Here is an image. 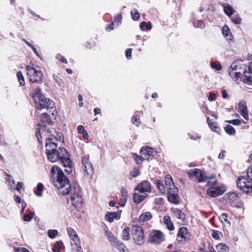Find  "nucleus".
<instances>
[{"instance_id":"obj_14","label":"nucleus","mask_w":252,"mask_h":252,"mask_svg":"<svg viewBox=\"0 0 252 252\" xmlns=\"http://www.w3.org/2000/svg\"><path fill=\"white\" fill-rule=\"evenodd\" d=\"M225 191L224 187L218 186L217 187H210L207 190V194L212 197H216L221 195Z\"/></svg>"},{"instance_id":"obj_40","label":"nucleus","mask_w":252,"mask_h":252,"mask_svg":"<svg viewBox=\"0 0 252 252\" xmlns=\"http://www.w3.org/2000/svg\"><path fill=\"white\" fill-rule=\"evenodd\" d=\"M231 21L235 24L239 25L241 23L242 19L238 14H235L231 18Z\"/></svg>"},{"instance_id":"obj_4","label":"nucleus","mask_w":252,"mask_h":252,"mask_svg":"<svg viewBox=\"0 0 252 252\" xmlns=\"http://www.w3.org/2000/svg\"><path fill=\"white\" fill-rule=\"evenodd\" d=\"M32 98L37 109L53 108L55 103L50 99L45 97L41 93V89L37 88L34 90Z\"/></svg>"},{"instance_id":"obj_18","label":"nucleus","mask_w":252,"mask_h":252,"mask_svg":"<svg viewBox=\"0 0 252 252\" xmlns=\"http://www.w3.org/2000/svg\"><path fill=\"white\" fill-rule=\"evenodd\" d=\"M238 110L242 116L246 120H249V114L246 102L244 100L239 102Z\"/></svg>"},{"instance_id":"obj_37","label":"nucleus","mask_w":252,"mask_h":252,"mask_svg":"<svg viewBox=\"0 0 252 252\" xmlns=\"http://www.w3.org/2000/svg\"><path fill=\"white\" fill-rule=\"evenodd\" d=\"M224 129L226 133L228 134H233L235 133V130L232 126L226 125Z\"/></svg>"},{"instance_id":"obj_17","label":"nucleus","mask_w":252,"mask_h":252,"mask_svg":"<svg viewBox=\"0 0 252 252\" xmlns=\"http://www.w3.org/2000/svg\"><path fill=\"white\" fill-rule=\"evenodd\" d=\"M69 155L68 152H67V155L64 156L62 159H61L60 160L62 163L63 164L64 167H66V169H65V171L68 174H70L72 172V162L69 158Z\"/></svg>"},{"instance_id":"obj_21","label":"nucleus","mask_w":252,"mask_h":252,"mask_svg":"<svg viewBox=\"0 0 252 252\" xmlns=\"http://www.w3.org/2000/svg\"><path fill=\"white\" fill-rule=\"evenodd\" d=\"M168 191V198L169 201L174 204L179 203V196L177 194L178 192H173V189H169Z\"/></svg>"},{"instance_id":"obj_64","label":"nucleus","mask_w":252,"mask_h":252,"mask_svg":"<svg viewBox=\"0 0 252 252\" xmlns=\"http://www.w3.org/2000/svg\"><path fill=\"white\" fill-rule=\"evenodd\" d=\"M127 200V198L122 197L120 200V204L121 206H124Z\"/></svg>"},{"instance_id":"obj_16","label":"nucleus","mask_w":252,"mask_h":252,"mask_svg":"<svg viewBox=\"0 0 252 252\" xmlns=\"http://www.w3.org/2000/svg\"><path fill=\"white\" fill-rule=\"evenodd\" d=\"M155 149L149 147H143L140 150L141 154L144 157L145 159L152 160L153 158V154Z\"/></svg>"},{"instance_id":"obj_33","label":"nucleus","mask_w":252,"mask_h":252,"mask_svg":"<svg viewBox=\"0 0 252 252\" xmlns=\"http://www.w3.org/2000/svg\"><path fill=\"white\" fill-rule=\"evenodd\" d=\"M44 186L42 184L39 183L36 187V189L34 191V193L38 196H41L42 195V191Z\"/></svg>"},{"instance_id":"obj_27","label":"nucleus","mask_w":252,"mask_h":252,"mask_svg":"<svg viewBox=\"0 0 252 252\" xmlns=\"http://www.w3.org/2000/svg\"><path fill=\"white\" fill-rule=\"evenodd\" d=\"M222 33L225 38L227 40H231L232 38L231 33L230 32V30L228 27L226 25H224L222 29Z\"/></svg>"},{"instance_id":"obj_51","label":"nucleus","mask_w":252,"mask_h":252,"mask_svg":"<svg viewBox=\"0 0 252 252\" xmlns=\"http://www.w3.org/2000/svg\"><path fill=\"white\" fill-rule=\"evenodd\" d=\"M122 197L127 198V191L125 188H122L121 190Z\"/></svg>"},{"instance_id":"obj_42","label":"nucleus","mask_w":252,"mask_h":252,"mask_svg":"<svg viewBox=\"0 0 252 252\" xmlns=\"http://www.w3.org/2000/svg\"><path fill=\"white\" fill-rule=\"evenodd\" d=\"M132 19L134 21H137L139 18V14L136 9L131 11Z\"/></svg>"},{"instance_id":"obj_57","label":"nucleus","mask_w":252,"mask_h":252,"mask_svg":"<svg viewBox=\"0 0 252 252\" xmlns=\"http://www.w3.org/2000/svg\"><path fill=\"white\" fill-rule=\"evenodd\" d=\"M33 216L29 214H25L23 216V220L26 221H30L32 218Z\"/></svg>"},{"instance_id":"obj_10","label":"nucleus","mask_w":252,"mask_h":252,"mask_svg":"<svg viewBox=\"0 0 252 252\" xmlns=\"http://www.w3.org/2000/svg\"><path fill=\"white\" fill-rule=\"evenodd\" d=\"M188 174L190 179H194L198 183H203L206 181L205 173L199 169H190L189 170Z\"/></svg>"},{"instance_id":"obj_1","label":"nucleus","mask_w":252,"mask_h":252,"mask_svg":"<svg viewBox=\"0 0 252 252\" xmlns=\"http://www.w3.org/2000/svg\"><path fill=\"white\" fill-rule=\"evenodd\" d=\"M51 174L53 178H56V181H54L55 186L59 189L60 193L63 195L70 193L72 205L75 207L81 205L83 202V199L79 186L76 185L71 188L68 179L58 166L54 165L52 167Z\"/></svg>"},{"instance_id":"obj_35","label":"nucleus","mask_w":252,"mask_h":252,"mask_svg":"<svg viewBox=\"0 0 252 252\" xmlns=\"http://www.w3.org/2000/svg\"><path fill=\"white\" fill-rule=\"evenodd\" d=\"M63 245V244L61 241L57 242L55 246L52 248L53 252H60L61 248Z\"/></svg>"},{"instance_id":"obj_63","label":"nucleus","mask_w":252,"mask_h":252,"mask_svg":"<svg viewBox=\"0 0 252 252\" xmlns=\"http://www.w3.org/2000/svg\"><path fill=\"white\" fill-rule=\"evenodd\" d=\"M23 183L22 182H18L17 186H16V190L18 191H20L21 189L23 187Z\"/></svg>"},{"instance_id":"obj_38","label":"nucleus","mask_w":252,"mask_h":252,"mask_svg":"<svg viewBox=\"0 0 252 252\" xmlns=\"http://www.w3.org/2000/svg\"><path fill=\"white\" fill-rule=\"evenodd\" d=\"M17 77L18 79V81L21 86H24L25 85V79L21 72V71H18L17 72Z\"/></svg>"},{"instance_id":"obj_24","label":"nucleus","mask_w":252,"mask_h":252,"mask_svg":"<svg viewBox=\"0 0 252 252\" xmlns=\"http://www.w3.org/2000/svg\"><path fill=\"white\" fill-rule=\"evenodd\" d=\"M173 215L178 219L181 220V221H184L185 220L186 215L184 213L178 208H173L172 209Z\"/></svg>"},{"instance_id":"obj_52","label":"nucleus","mask_w":252,"mask_h":252,"mask_svg":"<svg viewBox=\"0 0 252 252\" xmlns=\"http://www.w3.org/2000/svg\"><path fill=\"white\" fill-rule=\"evenodd\" d=\"M140 174V171L138 169L135 168L131 172V175L133 177H136L137 176L139 175Z\"/></svg>"},{"instance_id":"obj_50","label":"nucleus","mask_w":252,"mask_h":252,"mask_svg":"<svg viewBox=\"0 0 252 252\" xmlns=\"http://www.w3.org/2000/svg\"><path fill=\"white\" fill-rule=\"evenodd\" d=\"M56 59L64 63H67V60L63 56H62L60 54H58L57 55Z\"/></svg>"},{"instance_id":"obj_45","label":"nucleus","mask_w":252,"mask_h":252,"mask_svg":"<svg viewBox=\"0 0 252 252\" xmlns=\"http://www.w3.org/2000/svg\"><path fill=\"white\" fill-rule=\"evenodd\" d=\"M226 122L231 124L232 125H235V126H239L241 124V122L239 119H235V120H232L229 121H226Z\"/></svg>"},{"instance_id":"obj_39","label":"nucleus","mask_w":252,"mask_h":252,"mask_svg":"<svg viewBox=\"0 0 252 252\" xmlns=\"http://www.w3.org/2000/svg\"><path fill=\"white\" fill-rule=\"evenodd\" d=\"M140 28L142 30H144V28H146L147 30L150 31L152 29V26L150 23L142 22L140 24Z\"/></svg>"},{"instance_id":"obj_48","label":"nucleus","mask_w":252,"mask_h":252,"mask_svg":"<svg viewBox=\"0 0 252 252\" xmlns=\"http://www.w3.org/2000/svg\"><path fill=\"white\" fill-rule=\"evenodd\" d=\"M211 66L212 68H215L217 70H220L222 68L220 64H217L216 63L214 62H212L211 63Z\"/></svg>"},{"instance_id":"obj_56","label":"nucleus","mask_w":252,"mask_h":252,"mask_svg":"<svg viewBox=\"0 0 252 252\" xmlns=\"http://www.w3.org/2000/svg\"><path fill=\"white\" fill-rule=\"evenodd\" d=\"M122 20V16L121 14H118L115 18V23H117V25L118 26L121 23Z\"/></svg>"},{"instance_id":"obj_58","label":"nucleus","mask_w":252,"mask_h":252,"mask_svg":"<svg viewBox=\"0 0 252 252\" xmlns=\"http://www.w3.org/2000/svg\"><path fill=\"white\" fill-rule=\"evenodd\" d=\"M205 23L202 20H199L197 22V28L203 29L205 27Z\"/></svg>"},{"instance_id":"obj_47","label":"nucleus","mask_w":252,"mask_h":252,"mask_svg":"<svg viewBox=\"0 0 252 252\" xmlns=\"http://www.w3.org/2000/svg\"><path fill=\"white\" fill-rule=\"evenodd\" d=\"M67 231L68 235L70 237L77 234L76 231L71 227L67 228Z\"/></svg>"},{"instance_id":"obj_59","label":"nucleus","mask_w":252,"mask_h":252,"mask_svg":"<svg viewBox=\"0 0 252 252\" xmlns=\"http://www.w3.org/2000/svg\"><path fill=\"white\" fill-rule=\"evenodd\" d=\"M216 98V94L214 93H211L210 94L209 97H208V100L210 101H212L215 100Z\"/></svg>"},{"instance_id":"obj_22","label":"nucleus","mask_w":252,"mask_h":252,"mask_svg":"<svg viewBox=\"0 0 252 252\" xmlns=\"http://www.w3.org/2000/svg\"><path fill=\"white\" fill-rule=\"evenodd\" d=\"M71 240L73 249L79 251L81 249L80 241L77 234L71 237Z\"/></svg>"},{"instance_id":"obj_25","label":"nucleus","mask_w":252,"mask_h":252,"mask_svg":"<svg viewBox=\"0 0 252 252\" xmlns=\"http://www.w3.org/2000/svg\"><path fill=\"white\" fill-rule=\"evenodd\" d=\"M206 181L207 182V186L210 187L215 186L217 183L218 180L216 175H212L210 176H207L206 175Z\"/></svg>"},{"instance_id":"obj_43","label":"nucleus","mask_w":252,"mask_h":252,"mask_svg":"<svg viewBox=\"0 0 252 252\" xmlns=\"http://www.w3.org/2000/svg\"><path fill=\"white\" fill-rule=\"evenodd\" d=\"M58 234V231L55 229L49 230L48 231V235L49 237L52 239L55 238L57 236Z\"/></svg>"},{"instance_id":"obj_44","label":"nucleus","mask_w":252,"mask_h":252,"mask_svg":"<svg viewBox=\"0 0 252 252\" xmlns=\"http://www.w3.org/2000/svg\"><path fill=\"white\" fill-rule=\"evenodd\" d=\"M41 119H42L41 123H44L45 122H46L47 123L49 124L50 122L49 116L48 115V114H47L46 113L42 114Z\"/></svg>"},{"instance_id":"obj_5","label":"nucleus","mask_w":252,"mask_h":252,"mask_svg":"<svg viewBox=\"0 0 252 252\" xmlns=\"http://www.w3.org/2000/svg\"><path fill=\"white\" fill-rule=\"evenodd\" d=\"M247 71V66L237 62H233L228 68L229 76L235 81L241 78Z\"/></svg>"},{"instance_id":"obj_55","label":"nucleus","mask_w":252,"mask_h":252,"mask_svg":"<svg viewBox=\"0 0 252 252\" xmlns=\"http://www.w3.org/2000/svg\"><path fill=\"white\" fill-rule=\"evenodd\" d=\"M189 138L191 140H196L197 139H199L201 137V135L198 134H196V135H192V134H189Z\"/></svg>"},{"instance_id":"obj_11","label":"nucleus","mask_w":252,"mask_h":252,"mask_svg":"<svg viewBox=\"0 0 252 252\" xmlns=\"http://www.w3.org/2000/svg\"><path fill=\"white\" fill-rule=\"evenodd\" d=\"M164 240V234L159 230H154L151 232L149 242L156 244H160Z\"/></svg>"},{"instance_id":"obj_62","label":"nucleus","mask_w":252,"mask_h":252,"mask_svg":"<svg viewBox=\"0 0 252 252\" xmlns=\"http://www.w3.org/2000/svg\"><path fill=\"white\" fill-rule=\"evenodd\" d=\"M126 56L127 59H129L131 57V49H127L126 52Z\"/></svg>"},{"instance_id":"obj_7","label":"nucleus","mask_w":252,"mask_h":252,"mask_svg":"<svg viewBox=\"0 0 252 252\" xmlns=\"http://www.w3.org/2000/svg\"><path fill=\"white\" fill-rule=\"evenodd\" d=\"M131 233L134 242L138 245H141L144 243V230L141 226L132 225Z\"/></svg>"},{"instance_id":"obj_13","label":"nucleus","mask_w":252,"mask_h":252,"mask_svg":"<svg viewBox=\"0 0 252 252\" xmlns=\"http://www.w3.org/2000/svg\"><path fill=\"white\" fill-rule=\"evenodd\" d=\"M38 127L35 129V135L39 143H42L41 134L43 135L45 133H50L49 129H47L45 124L43 123H40L37 124Z\"/></svg>"},{"instance_id":"obj_29","label":"nucleus","mask_w":252,"mask_h":252,"mask_svg":"<svg viewBox=\"0 0 252 252\" xmlns=\"http://www.w3.org/2000/svg\"><path fill=\"white\" fill-rule=\"evenodd\" d=\"M163 222L166 225L167 228L170 230H173L174 229V226L172 223L171 222L170 217L168 216H165L163 217Z\"/></svg>"},{"instance_id":"obj_49","label":"nucleus","mask_w":252,"mask_h":252,"mask_svg":"<svg viewBox=\"0 0 252 252\" xmlns=\"http://www.w3.org/2000/svg\"><path fill=\"white\" fill-rule=\"evenodd\" d=\"M220 232L217 230H213L212 236L215 239L218 240L220 238Z\"/></svg>"},{"instance_id":"obj_3","label":"nucleus","mask_w":252,"mask_h":252,"mask_svg":"<svg viewBox=\"0 0 252 252\" xmlns=\"http://www.w3.org/2000/svg\"><path fill=\"white\" fill-rule=\"evenodd\" d=\"M151 190L150 183L148 181H144L139 183L133 194V201L136 203H140L148 196Z\"/></svg>"},{"instance_id":"obj_9","label":"nucleus","mask_w":252,"mask_h":252,"mask_svg":"<svg viewBox=\"0 0 252 252\" xmlns=\"http://www.w3.org/2000/svg\"><path fill=\"white\" fill-rule=\"evenodd\" d=\"M238 188L242 191L248 193L252 191L251 182L244 176L239 177L237 181Z\"/></svg>"},{"instance_id":"obj_15","label":"nucleus","mask_w":252,"mask_h":252,"mask_svg":"<svg viewBox=\"0 0 252 252\" xmlns=\"http://www.w3.org/2000/svg\"><path fill=\"white\" fill-rule=\"evenodd\" d=\"M190 238V234L188 232V229L185 227H182L178 231L177 239L178 241L182 242L189 240Z\"/></svg>"},{"instance_id":"obj_6","label":"nucleus","mask_w":252,"mask_h":252,"mask_svg":"<svg viewBox=\"0 0 252 252\" xmlns=\"http://www.w3.org/2000/svg\"><path fill=\"white\" fill-rule=\"evenodd\" d=\"M26 70L30 82L41 83L43 75L40 69H36L34 67L28 65L26 66Z\"/></svg>"},{"instance_id":"obj_28","label":"nucleus","mask_w":252,"mask_h":252,"mask_svg":"<svg viewBox=\"0 0 252 252\" xmlns=\"http://www.w3.org/2000/svg\"><path fill=\"white\" fill-rule=\"evenodd\" d=\"M152 218V215L149 212L142 214L139 217V221L141 222H145L150 220Z\"/></svg>"},{"instance_id":"obj_36","label":"nucleus","mask_w":252,"mask_h":252,"mask_svg":"<svg viewBox=\"0 0 252 252\" xmlns=\"http://www.w3.org/2000/svg\"><path fill=\"white\" fill-rule=\"evenodd\" d=\"M217 250L219 252H221L222 251H227L229 249L228 247L224 243H220L216 246Z\"/></svg>"},{"instance_id":"obj_31","label":"nucleus","mask_w":252,"mask_h":252,"mask_svg":"<svg viewBox=\"0 0 252 252\" xmlns=\"http://www.w3.org/2000/svg\"><path fill=\"white\" fill-rule=\"evenodd\" d=\"M6 177L5 180L7 183H8V186L10 189H13L14 186L15 184V182L13 180L12 176L8 174H6Z\"/></svg>"},{"instance_id":"obj_8","label":"nucleus","mask_w":252,"mask_h":252,"mask_svg":"<svg viewBox=\"0 0 252 252\" xmlns=\"http://www.w3.org/2000/svg\"><path fill=\"white\" fill-rule=\"evenodd\" d=\"M106 235L111 244L119 250L121 252H128L126 246L118 240L111 232L106 231Z\"/></svg>"},{"instance_id":"obj_30","label":"nucleus","mask_w":252,"mask_h":252,"mask_svg":"<svg viewBox=\"0 0 252 252\" xmlns=\"http://www.w3.org/2000/svg\"><path fill=\"white\" fill-rule=\"evenodd\" d=\"M130 228L128 227H126L123 230L122 233V239L124 240L127 241L130 238Z\"/></svg>"},{"instance_id":"obj_54","label":"nucleus","mask_w":252,"mask_h":252,"mask_svg":"<svg viewBox=\"0 0 252 252\" xmlns=\"http://www.w3.org/2000/svg\"><path fill=\"white\" fill-rule=\"evenodd\" d=\"M247 176L248 179L252 182V167L249 168L247 169Z\"/></svg>"},{"instance_id":"obj_26","label":"nucleus","mask_w":252,"mask_h":252,"mask_svg":"<svg viewBox=\"0 0 252 252\" xmlns=\"http://www.w3.org/2000/svg\"><path fill=\"white\" fill-rule=\"evenodd\" d=\"M207 122L209 126V127L212 130L217 133L220 132V129L218 123L216 122H212L209 118H207Z\"/></svg>"},{"instance_id":"obj_53","label":"nucleus","mask_w":252,"mask_h":252,"mask_svg":"<svg viewBox=\"0 0 252 252\" xmlns=\"http://www.w3.org/2000/svg\"><path fill=\"white\" fill-rule=\"evenodd\" d=\"M157 188L160 191H162L164 190V187L162 183L160 181H158L157 182Z\"/></svg>"},{"instance_id":"obj_19","label":"nucleus","mask_w":252,"mask_h":252,"mask_svg":"<svg viewBox=\"0 0 252 252\" xmlns=\"http://www.w3.org/2000/svg\"><path fill=\"white\" fill-rule=\"evenodd\" d=\"M165 187L167 190L173 189V192L178 191V188L174 185L172 178L169 175H167L165 177Z\"/></svg>"},{"instance_id":"obj_61","label":"nucleus","mask_w":252,"mask_h":252,"mask_svg":"<svg viewBox=\"0 0 252 252\" xmlns=\"http://www.w3.org/2000/svg\"><path fill=\"white\" fill-rule=\"evenodd\" d=\"M86 130L84 128V127L82 126H79L77 127V131L79 133H82L83 131H85Z\"/></svg>"},{"instance_id":"obj_20","label":"nucleus","mask_w":252,"mask_h":252,"mask_svg":"<svg viewBox=\"0 0 252 252\" xmlns=\"http://www.w3.org/2000/svg\"><path fill=\"white\" fill-rule=\"evenodd\" d=\"M105 219L108 221L112 222L114 221V219L117 220L120 219V213L118 212H108L105 215Z\"/></svg>"},{"instance_id":"obj_34","label":"nucleus","mask_w":252,"mask_h":252,"mask_svg":"<svg viewBox=\"0 0 252 252\" xmlns=\"http://www.w3.org/2000/svg\"><path fill=\"white\" fill-rule=\"evenodd\" d=\"M223 11L224 13L229 17L233 14L234 12L233 8L229 5L223 7Z\"/></svg>"},{"instance_id":"obj_32","label":"nucleus","mask_w":252,"mask_h":252,"mask_svg":"<svg viewBox=\"0 0 252 252\" xmlns=\"http://www.w3.org/2000/svg\"><path fill=\"white\" fill-rule=\"evenodd\" d=\"M226 199H227L230 202H232L236 200L237 198V194L233 192H229L226 194Z\"/></svg>"},{"instance_id":"obj_60","label":"nucleus","mask_w":252,"mask_h":252,"mask_svg":"<svg viewBox=\"0 0 252 252\" xmlns=\"http://www.w3.org/2000/svg\"><path fill=\"white\" fill-rule=\"evenodd\" d=\"M15 252H29V251L25 248H18L15 250Z\"/></svg>"},{"instance_id":"obj_2","label":"nucleus","mask_w":252,"mask_h":252,"mask_svg":"<svg viewBox=\"0 0 252 252\" xmlns=\"http://www.w3.org/2000/svg\"><path fill=\"white\" fill-rule=\"evenodd\" d=\"M63 142V137L62 133H57V136L50 135L46 140V148L48 158L52 162L62 159L64 156L67 155V151L63 147H59L57 149L56 142Z\"/></svg>"},{"instance_id":"obj_23","label":"nucleus","mask_w":252,"mask_h":252,"mask_svg":"<svg viewBox=\"0 0 252 252\" xmlns=\"http://www.w3.org/2000/svg\"><path fill=\"white\" fill-rule=\"evenodd\" d=\"M248 69L250 75L249 76L246 75L243 81L248 85L252 86V63L249 64Z\"/></svg>"},{"instance_id":"obj_41","label":"nucleus","mask_w":252,"mask_h":252,"mask_svg":"<svg viewBox=\"0 0 252 252\" xmlns=\"http://www.w3.org/2000/svg\"><path fill=\"white\" fill-rule=\"evenodd\" d=\"M132 158L135 159L137 163L140 164L143 161L144 159V157L141 155V156H139L138 155L135 153L132 154Z\"/></svg>"},{"instance_id":"obj_46","label":"nucleus","mask_w":252,"mask_h":252,"mask_svg":"<svg viewBox=\"0 0 252 252\" xmlns=\"http://www.w3.org/2000/svg\"><path fill=\"white\" fill-rule=\"evenodd\" d=\"M132 123L134 125H135L136 126H139L140 122L139 117L138 115H135L133 116L132 119Z\"/></svg>"},{"instance_id":"obj_12","label":"nucleus","mask_w":252,"mask_h":252,"mask_svg":"<svg viewBox=\"0 0 252 252\" xmlns=\"http://www.w3.org/2000/svg\"><path fill=\"white\" fill-rule=\"evenodd\" d=\"M82 163L84 174L92 175L94 173L93 164L90 162L89 155H85L82 158Z\"/></svg>"}]
</instances>
